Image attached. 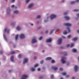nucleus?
Returning <instances> with one entry per match:
<instances>
[{
  "instance_id": "6",
  "label": "nucleus",
  "mask_w": 79,
  "mask_h": 79,
  "mask_svg": "<svg viewBox=\"0 0 79 79\" xmlns=\"http://www.w3.org/2000/svg\"><path fill=\"white\" fill-rule=\"evenodd\" d=\"M19 37L20 39H24L25 37V36H24V35L21 34L19 36Z\"/></svg>"
},
{
  "instance_id": "28",
  "label": "nucleus",
  "mask_w": 79,
  "mask_h": 79,
  "mask_svg": "<svg viewBox=\"0 0 79 79\" xmlns=\"http://www.w3.org/2000/svg\"><path fill=\"white\" fill-rule=\"evenodd\" d=\"M3 37H4V38L5 40H7L6 37V36H5V35H3Z\"/></svg>"
},
{
  "instance_id": "33",
  "label": "nucleus",
  "mask_w": 79,
  "mask_h": 79,
  "mask_svg": "<svg viewBox=\"0 0 79 79\" xmlns=\"http://www.w3.org/2000/svg\"><path fill=\"white\" fill-rule=\"evenodd\" d=\"M79 10L77 9H74V10H73V11H75L76 12H77V11H78Z\"/></svg>"
},
{
  "instance_id": "61",
  "label": "nucleus",
  "mask_w": 79,
  "mask_h": 79,
  "mask_svg": "<svg viewBox=\"0 0 79 79\" xmlns=\"http://www.w3.org/2000/svg\"><path fill=\"white\" fill-rule=\"evenodd\" d=\"M69 62H68L67 63V65H69Z\"/></svg>"
},
{
  "instance_id": "64",
  "label": "nucleus",
  "mask_w": 79,
  "mask_h": 79,
  "mask_svg": "<svg viewBox=\"0 0 79 79\" xmlns=\"http://www.w3.org/2000/svg\"><path fill=\"white\" fill-rule=\"evenodd\" d=\"M60 79H63V78H60Z\"/></svg>"
},
{
  "instance_id": "26",
  "label": "nucleus",
  "mask_w": 79,
  "mask_h": 79,
  "mask_svg": "<svg viewBox=\"0 0 79 79\" xmlns=\"http://www.w3.org/2000/svg\"><path fill=\"white\" fill-rule=\"evenodd\" d=\"M62 74L63 76H66V73L65 72H63L62 73Z\"/></svg>"
},
{
  "instance_id": "12",
  "label": "nucleus",
  "mask_w": 79,
  "mask_h": 79,
  "mask_svg": "<svg viewBox=\"0 0 79 79\" xmlns=\"http://www.w3.org/2000/svg\"><path fill=\"white\" fill-rule=\"evenodd\" d=\"M74 71L75 72H76L77 71V69H78V67H77V66L75 65L74 67Z\"/></svg>"
},
{
  "instance_id": "27",
  "label": "nucleus",
  "mask_w": 79,
  "mask_h": 79,
  "mask_svg": "<svg viewBox=\"0 0 79 79\" xmlns=\"http://www.w3.org/2000/svg\"><path fill=\"white\" fill-rule=\"evenodd\" d=\"M3 37H4V38L5 40H7L6 37V36H5V35H3Z\"/></svg>"
},
{
  "instance_id": "35",
  "label": "nucleus",
  "mask_w": 79,
  "mask_h": 79,
  "mask_svg": "<svg viewBox=\"0 0 79 79\" xmlns=\"http://www.w3.org/2000/svg\"><path fill=\"white\" fill-rule=\"evenodd\" d=\"M68 12H64V15H67V14H68Z\"/></svg>"
},
{
  "instance_id": "54",
  "label": "nucleus",
  "mask_w": 79,
  "mask_h": 79,
  "mask_svg": "<svg viewBox=\"0 0 79 79\" xmlns=\"http://www.w3.org/2000/svg\"><path fill=\"white\" fill-rule=\"evenodd\" d=\"M69 75H67L66 76V77H69Z\"/></svg>"
},
{
  "instance_id": "1",
  "label": "nucleus",
  "mask_w": 79,
  "mask_h": 79,
  "mask_svg": "<svg viewBox=\"0 0 79 79\" xmlns=\"http://www.w3.org/2000/svg\"><path fill=\"white\" fill-rule=\"evenodd\" d=\"M66 59V57H65L64 56L62 57V58L61 59V61L62 64H64V63L66 62V61L65 60Z\"/></svg>"
},
{
  "instance_id": "46",
  "label": "nucleus",
  "mask_w": 79,
  "mask_h": 79,
  "mask_svg": "<svg viewBox=\"0 0 79 79\" xmlns=\"http://www.w3.org/2000/svg\"><path fill=\"white\" fill-rule=\"evenodd\" d=\"M0 53H1V54H2V53H3V51H0Z\"/></svg>"
},
{
  "instance_id": "57",
  "label": "nucleus",
  "mask_w": 79,
  "mask_h": 79,
  "mask_svg": "<svg viewBox=\"0 0 79 79\" xmlns=\"http://www.w3.org/2000/svg\"><path fill=\"white\" fill-rule=\"evenodd\" d=\"M11 70H9V73H11Z\"/></svg>"
},
{
  "instance_id": "51",
  "label": "nucleus",
  "mask_w": 79,
  "mask_h": 79,
  "mask_svg": "<svg viewBox=\"0 0 79 79\" xmlns=\"http://www.w3.org/2000/svg\"><path fill=\"white\" fill-rule=\"evenodd\" d=\"M34 59L35 60H36V59H37V57L35 56L34 57Z\"/></svg>"
},
{
  "instance_id": "36",
  "label": "nucleus",
  "mask_w": 79,
  "mask_h": 79,
  "mask_svg": "<svg viewBox=\"0 0 79 79\" xmlns=\"http://www.w3.org/2000/svg\"><path fill=\"white\" fill-rule=\"evenodd\" d=\"M74 46V44H71V46H70V47H73Z\"/></svg>"
},
{
  "instance_id": "30",
  "label": "nucleus",
  "mask_w": 79,
  "mask_h": 79,
  "mask_svg": "<svg viewBox=\"0 0 79 79\" xmlns=\"http://www.w3.org/2000/svg\"><path fill=\"white\" fill-rule=\"evenodd\" d=\"M67 29H68V33H69V32H70V31H71L70 29H69V28L67 27Z\"/></svg>"
},
{
  "instance_id": "42",
  "label": "nucleus",
  "mask_w": 79,
  "mask_h": 79,
  "mask_svg": "<svg viewBox=\"0 0 79 79\" xmlns=\"http://www.w3.org/2000/svg\"><path fill=\"white\" fill-rule=\"evenodd\" d=\"M30 0H26V2L27 3L28 2H29V1Z\"/></svg>"
},
{
  "instance_id": "62",
  "label": "nucleus",
  "mask_w": 79,
  "mask_h": 79,
  "mask_svg": "<svg viewBox=\"0 0 79 79\" xmlns=\"http://www.w3.org/2000/svg\"><path fill=\"white\" fill-rule=\"evenodd\" d=\"M48 21L47 20H45V23H47V22Z\"/></svg>"
},
{
  "instance_id": "34",
  "label": "nucleus",
  "mask_w": 79,
  "mask_h": 79,
  "mask_svg": "<svg viewBox=\"0 0 79 79\" xmlns=\"http://www.w3.org/2000/svg\"><path fill=\"white\" fill-rule=\"evenodd\" d=\"M54 30H55V29L52 30L50 32V34H52V33H53V31H54Z\"/></svg>"
},
{
  "instance_id": "47",
  "label": "nucleus",
  "mask_w": 79,
  "mask_h": 79,
  "mask_svg": "<svg viewBox=\"0 0 79 79\" xmlns=\"http://www.w3.org/2000/svg\"><path fill=\"white\" fill-rule=\"evenodd\" d=\"M60 71H63V68H60Z\"/></svg>"
},
{
  "instance_id": "21",
  "label": "nucleus",
  "mask_w": 79,
  "mask_h": 79,
  "mask_svg": "<svg viewBox=\"0 0 79 79\" xmlns=\"http://www.w3.org/2000/svg\"><path fill=\"white\" fill-rule=\"evenodd\" d=\"M77 39V38H74L72 39V40L73 41H76Z\"/></svg>"
},
{
  "instance_id": "52",
  "label": "nucleus",
  "mask_w": 79,
  "mask_h": 79,
  "mask_svg": "<svg viewBox=\"0 0 79 79\" xmlns=\"http://www.w3.org/2000/svg\"><path fill=\"white\" fill-rule=\"evenodd\" d=\"M38 71H40V69L39 68H38Z\"/></svg>"
},
{
  "instance_id": "3",
  "label": "nucleus",
  "mask_w": 79,
  "mask_h": 79,
  "mask_svg": "<svg viewBox=\"0 0 79 79\" xmlns=\"http://www.w3.org/2000/svg\"><path fill=\"white\" fill-rule=\"evenodd\" d=\"M50 18H51V19L52 20V19H53V18H56V15L52 14L51 15Z\"/></svg>"
},
{
  "instance_id": "45",
  "label": "nucleus",
  "mask_w": 79,
  "mask_h": 79,
  "mask_svg": "<svg viewBox=\"0 0 79 79\" xmlns=\"http://www.w3.org/2000/svg\"><path fill=\"white\" fill-rule=\"evenodd\" d=\"M70 37H71V35H69L68 36L67 38L68 39H69V38H70Z\"/></svg>"
},
{
  "instance_id": "37",
  "label": "nucleus",
  "mask_w": 79,
  "mask_h": 79,
  "mask_svg": "<svg viewBox=\"0 0 79 79\" xmlns=\"http://www.w3.org/2000/svg\"><path fill=\"white\" fill-rule=\"evenodd\" d=\"M42 36H40L39 38V40H42Z\"/></svg>"
},
{
  "instance_id": "8",
  "label": "nucleus",
  "mask_w": 79,
  "mask_h": 79,
  "mask_svg": "<svg viewBox=\"0 0 79 79\" xmlns=\"http://www.w3.org/2000/svg\"><path fill=\"white\" fill-rule=\"evenodd\" d=\"M62 41V39L60 38L58 40V44H61V41Z\"/></svg>"
},
{
  "instance_id": "32",
  "label": "nucleus",
  "mask_w": 79,
  "mask_h": 79,
  "mask_svg": "<svg viewBox=\"0 0 79 79\" xmlns=\"http://www.w3.org/2000/svg\"><path fill=\"white\" fill-rule=\"evenodd\" d=\"M14 53H15V52L14 51H12L10 52V54H14Z\"/></svg>"
},
{
  "instance_id": "38",
  "label": "nucleus",
  "mask_w": 79,
  "mask_h": 79,
  "mask_svg": "<svg viewBox=\"0 0 79 79\" xmlns=\"http://www.w3.org/2000/svg\"><path fill=\"white\" fill-rule=\"evenodd\" d=\"M54 76H53V75H51L50 77L52 78V79L53 78Z\"/></svg>"
},
{
  "instance_id": "19",
  "label": "nucleus",
  "mask_w": 79,
  "mask_h": 79,
  "mask_svg": "<svg viewBox=\"0 0 79 79\" xmlns=\"http://www.w3.org/2000/svg\"><path fill=\"white\" fill-rule=\"evenodd\" d=\"M16 29L17 31H20V30H21V28H20L19 26L17 27Z\"/></svg>"
},
{
  "instance_id": "59",
  "label": "nucleus",
  "mask_w": 79,
  "mask_h": 79,
  "mask_svg": "<svg viewBox=\"0 0 79 79\" xmlns=\"http://www.w3.org/2000/svg\"><path fill=\"white\" fill-rule=\"evenodd\" d=\"M62 38H64V39H65V36H62Z\"/></svg>"
},
{
  "instance_id": "63",
  "label": "nucleus",
  "mask_w": 79,
  "mask_h": 79,
  "mask_svg": "<svg viewBox=\"0 0 79 79\" xmlns=\"http://www.w3.org/2000/svg\"><path fill=\"white\" fill-rule=\"evenodd\" d=\"M33 23H32L31 24V26H33Z\"/></svg>"
},
{
  "instance_id": "56",
  "label": "nucleus",
  "mask_w": 79,
  "mask_h": 79,
  "mask_svg": "<svg viewBox=\"0 0 79 79\" xmlns=\"http://www.w3.org/2000/svg\"><path fill=\"white\" fill-rule=\"evenodd\" d=\"M75 79V77H72V79Z\"/></svg>"
},
{
  "instance_id": "5",
  "label": "nucleus",
  "mask_w": 79,
  "mask_h": 79,
  "mask_svg": "<svg viewBox=\"0 0 79 79\" xmlns=\"http://www.w3.org/2000/svg\"><path fill=\"white\" fill-rule=\"evenodd\" d=\"M37 42V40H36V38H33L31 41V42L32 44H34V43H35Z\"/></svg>"
},
{
  "instance_id": "7",
  "label": "nucleus",
  "mask_w": 79,
  "mask_h": 79,
  "mask_svg": "<svg viewBox=\"0 0 79 79\" xmlns=\"http://www.w3.org/2000/svg\"><path fill=\"white\" fill-rule=\"evenodd\" d=\"M4 32H6L7 34H9L10 32V30L8 29L7 30V28H5L4 30Z\"/></svg>"
},
{
  "instance_id": "2",
  "label": "nucleus",
  "mask_w": 79,
  "mask_h": 79,
  "mask_svg": "<svg viewBox=\"0 0 79 79\" xmlns=\"http://www.w3.org/2000/svg\"><path fill=\"white\" fill-rule=\"evenodd\" d=\"M28 61V59L26 58H24L23 61V64H25L26 63H27Z\"/></svg>"
},
{
  "instance_id": "24",
  "label": "nucleus",
  "mask_w": 79,
  "mask_h": 79,
  "mask_svg": "<svg viewBox=\"0 0 79 79\" xmlns=\"http://www.w3.org/2000/svg\"><path fill=\"white\" fill-rule=\"evenodd\" d=\"M18 35H17L15 36V39L16 40H18Z\"/></svg>"
},
{
  "instance_id": "17",
  "label": "nucleus",
  "mask_w": 79,
  "mask_h": 79,
  "mask_svg": "<svg viewBox=\"0 0 79 79\" xmlns=\"http://www.w3.org/2000/svg\"><path fill=\"white\" fill-rule=\"evenodd\" d=\"M32 6H33V4H31L28 5V6L27 7V8H31V7H32Z\"/></svg>"
},
{
  "instance_id": "48",
  "label": "nucleus",
  "mask_w": 79,
  "mask_h": 79,
  "mask_svg": "<svg viewBox=\"0 0 79 79\" xmlns=\"http://www.w3.org/2000/svg\"><path fill=\"white\" fill-rule=\"evenodd\" d=\"M39 79H42V78H43V76H40L39 77Z\"/></svg>"
},
{
  "instance_id": "31",
  "label": "nucleus",
  "mask_w": 79,
  "mask_h": 79,
  "mask_svg": "<svg viewBox=\"0 0 79 79\" xmlns=\"http://www.w3.org/2000/svg\"><path fill=\"white\" fill-rule=\"evenodd\" d=\"M31 71H35V69H34V68H32L31 69Z\"/></svg>"
},
{
  "instance_id": "14",
  "label": "nucleus",
  "mask_w": 79,
  "mask_h": 79,
  "mask_svg": "<svg viewBox=\"0 0 79 79\" xmlns=\"http://www.w3.org/2000/svg\"><path fill=\"white\" fill-rule=\"evenodd\" d=\"M7 14H9L10 13V7H8L7 9Z\"/></svg>"
},
{
  "instance_id": "39",
  "label": "nucleus",
  "mask_w": 79,
  "mask_h": 79,
  "mask_svg": "<svg viewBox=\"0 0 79 79\" xmlns=\"http://www.w3.org/2000/svg\"><path fill=\"white\" fill-rule=\"evenodd\" d=\"M43 62H44V60H42L40 62V64H43Z\"/></svg>"
},
{
  "instance_id": "58",
  "label": "nucleus",
  "mask_w": 79,
  "mask_h": 79,
  "mask_svg": "<svg viewBox=\"0 0 79 79\" xmlns=\"http://www.w3.org/2000/svg\"><path fill=\"white\" fill-rule=\"evenodd\" d=\"M12 2H14L15 1V0H12Z\"/></svg>"
},
{
  "instance_id": "4",
  "label": "nucleus",
  "mask_w": 79,
  "mask_h": 79,
  "mask_svg": "<svg viewBox=\"0 0 79 79\" xmlns=\"http://www.w3.org/2000/svg\"><path fill=\"white\" fill-rule=\"evenodd\" d=\"M27 76L25 74L23 75L22 76L21 79H26L27 78Z\"/></svg>"
},
{
  "instance_id": "13",
  "label": "nucleus",
  "mask_w": 79,
  "mask_h": 79,
  "mask_svg": "<svg viewBox=\"0 0 79 79\" xmlns=\"http://www.w3.org/2000/svg\"><path fill=\"white\" fill-rule=\"evenodd\" d=\"M46 42H47V43L50 42H52V39H48L46 40Z\"/></svg>"
},
{
  "instance_id": "20",
  "label": "nucleus",
  "mask_w": 79,
  "mask_h": 79,
  "mask_svg": "<svg viewBox=\"0 0 79 79\" xmlns=\"http://www.w3.org/2000/svg\"><path fill=\"white\" fill-rule=\"evenodd\" d=\"M13 13L14 14H18L19 13V11H18V10H15Z\"/></svg>"
},
{
  "instance_id": "9",
  "label": "nucleus",
  "mask_w": 79,
  "mask_h": 79,
  "mask_svg": "<svg viewBox=\"0 0 79 79\" xmlns=\"http://www.w3.org/2000/svg\"><path fill=\"white\" fill-rule=\"evenodd\" d=\"M76 1H72L70 2V4H74L76 2H79V0H76Z\"/></svg>"
},
{
  "instance_id": "11",
  "label": "nucleus",
  "mask_w": 79,
  "mask_h": 79,
  "mask_svg": "<svg viewBox=\"0 0 79 79\" xmlns=\"http://www.w3.org/2000/svg\"><path fill=\"white\" fill-rule=\"evenodd\" d=\"M53 68L54 70L56 71L58 69V67H54V66H52L51 67V69H53Z\"/></svg>"
},
{
  "instance_id": "16",
  "label": "nucleus",
  "mask_w": 79,
  "mask_h": 79,
  "mask_svg": "<svg viewBox=\"0 0 79 79\" xmlns=\"http://www.w3.org/2000/svg\"><path fill=\"white\" fill-rule=\"evenodd\" d=\"M52 60V58L51 57H48L46 58L45 60Z\"/></svg>"
},
{
  "instance_id": "44",
  "label": "nucleus",
  "mask_w": 79,
  "mask_h": 79,
  "mask_svg": "<svg viewBox=\"0 0 79 79\" xmlns=\"http://www.w3.org/2000/svg\"><path fill=\"white\" fill-rule=\"evenodd\" d=\"M38 64H36L35 65H34V67L35 68H36V67H37V66H38Z\"/></svg>"
},
{
  "instance_id": "41",
  "label": "nucleus",
  "mask_w": 79,
  "mask_h": 79,
  "mask_svg": "<svg viewBox=\"0 0 79 79\" xmlns=\"http://www.w3.org/2000/svg\"><path fill=\"white\" fill-rule=\"evenodd\" d=\"M40 18V15H38L37 17V19Z\"/></svg>"
},
{
  "instance_id": "55",
  "label": "nucleus",
  "mask_w": 79,
  "mask_h": 79,
  "mask_svg": "<svg viewBox=\"0 0 79 79\" xmlns=\"http://www.w3.org/2000/svg\"><path fill=\"white\" fill-rule=\"evenodd\" d=\"M40 28H41V27H39L38 28V29H40Z\"/></svg>"
},
{
  "instance_id": "60",
  "label": "nucleus",
  "mask_w": 79,
  "mask_h": 79,
  "mask_svg": "<svg viewBox=\"0 0 79 79\" xmlns=\"http://www.w3.org/2000/svg\"><path fill=\"white\" fill-rule=\"evenodd\" d=\"M46 34H47V33H48V31H47L46 32Z\"/></svg>"
},
{
  "instance_id": "43",
  "label": "nucleus",
  "mask_w": 79,
  "mask_h": 79,
  "mask_svg": "<svg viewBox=\"0 0 79 79\" xmlns=\"http://www.w3.org/2000/svg\"><path fill=\"white\" fill-rule=\"evenodd\" d=\"M70 45H69V44H68L66 46V47H69Z\"/></svg>"
},
{
  "instance_id": "22",
  "label": "nucleus",
  "mask_w": 79,
  "mask_h": 79,
  "mask_svg": "<svg viewBox=\"0 0 79 79\" xmlns=\"http://www.w3.org/2000/svg\"><path fill=\"white\" fill-rule=\"evenodd\" d=\"M63 34H64V35H66V34H68V32H67L65 30L63 32Z\"/></svg>"
},
{
  "instance_id": "15",
  "label": "nucleus",
  "mask_w": 79,
  "mask_h": 79,
  "mask_svg": "<svg viewBox=\"0 0 79 79\" xmlns=\"http://www.w3.org/2000/svg\"><path fill=\"white\" fill-rule=\"evenodd\" d=\"M64 18L66 20H69V19H70L69 17L68 16H65L64 17Z\"/></svg>"
},
{
  "instance_id": "25",
  "label": "nucleus",
  "mask_w": 79,
  "mask_h": 79,
  "mask_svg": "<svg viewBox=\"0 0 79 79\" xmlns=\"http://www.w3.org/2000/svg\"><path fill=\"white\" fill-rule=\"evenodd\" d=\"M21 56H22L21 54H19L18 55V58H21Z\"/></svg>"
},
{
  "instance_id": "10",
  "label": "nucleus",
  "mask_w": 79,
  "mask_h": 79,
  "mask_svg": "<svg viewBox=\"0 0 79 79\" xmlns=\"http://www.w3.org/2000/svg\"><path fill=\"white\" fill-rule=\"evenodd\" d=\"M64 25L66 26H71V24L69 23H64Z\"/></svg>"
},
{
  "instance_id": "53",
  "label": "nucleus",
  "mask_w": 79,
  "mask_h": 79,
  "mask_svg": "<svg viewBox=\"0 0 79 79\" xmlns=\"http://www.w3.org/2000/svg\"><path fill=\"white\" fill-rule=\"evenodd\" d=\"M14 6H15V5H13L11 6V8H13V7H14Z\"/></svg>"
},
{
  "instance_id": "50",
  "label": "nucleus",
  "mask_w": 79,
  "mask_h": 79,
  "mask_svg": "<svg viewBox=\"0 0 79 79\" xmlns=\"http://www.w3.org/2000/svg\"><path fill=\"white\" fill-rule=\"evenodd\" d=\"M15 23H13L11 24L12 26H14L15 25Z\"/></svg>"
},
{
  "instance_id": "23",
  "label": "nucleus",
  "mask_w": 79,
  "mask_h": 79,
  "mask_svg": "<svg viewBox=\"0 0 79 79\" xmlns=\"http://www.w3.org/2000/svg\"><path fill=\"white\" fill-rule=\"evenodd\" d=\"M77 52V50L76 49L73 48L72 49V52Z\"/></svg>"
},
{
  "instance_id": "29",
  "label": "nucleus",
  "mask_w": 79,
  "mask_h": 79,
  "mask_svg": "<svg viewBox=\"0 0 79 79\" xmlns=\"http://www.w3.org/2000/svg\"><path fill=\"white\" fill-rule=\"evenodd\" d=\"M3 37H4V38L5 40H7L6 37V36H5V35H3Z\"/></svg>"
},
{
  "instance_id": "40",
  "label": "nucleus",
  "mask_w": 79,
  "mask_h": 79,
  "mask_svg": "<svg viewBox=\"0 0 79 79\" xmlns=\"http://www.w3.org/2000/svg\"><path fill=\"white\" fill-rule=\"evenodd\" d=\"M51 63H55V60H52L51 61Z\"/></svg>"
},
{
  "instance_id": "18",
  "label": "nucleus",
  "mask_w": 79,
  "mask_h": 79,
  "mask_svg": "<svg viewBox=\"0 0 79 79\" xmlns=\"http://www.w3.org/2000/svg\"><path fill=\"white\" fill-rule=\"evenodd\" d=\"M13 58L14 56H11L10 57V61L12 62H13Z\"/></svg>"
},
{
  "instance_id": "49",
  "label": "nucleus",
  "mask_w": 79,
  "mask_h": 79,
  "mask_svg": "<svg viewBox=\"0 0 79 79\" xmlns=\"http://www.w3.org/2000/svg\"><path fill=\"white\" fill-rule=\"evenodd\" d=\"M77 17H78V18H79V14H77Z\"/></svg>"
}]
</instances>
